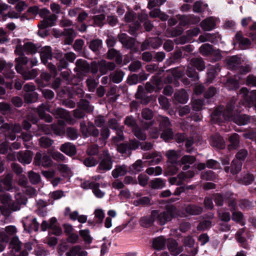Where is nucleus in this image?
I'll return each mask as SVG.
<instances>
[{
    "label": "nucleus",
    "instance_id": "nucleus-1",
    "mask_svg": "<svg viewBox=\"0 0 256 256\" xmlns=\"http://www.w3.org/2000/svg\"><path fill=\"white\" fill-rule=\"evenodd\" d=\"M234 102L232 101L223 110L221 106L218 107L212 114V120L214 123H220L222 118L225 120L233 121L238 125H245L250 121V118L246 115H239L241 110L234 106Z\"/></svg>",
    "mask_w": 256,
    "mask_h": 256
},
{
    "label": "nucleus",
    "instance_id": "nucleus-2",
    "mask_svg": "<svg viewBox=\"0 0 256 256\" xmlns=\"http://www.w3.org/2000/svg\"><path fill=\"white\" fill-rule=\"evenodd\" d=\"M176 210V208L172 206H166V210L162 212L156 210V219H157L160 224L164 225L166 222L172 220L174 216Z\"/></svg>",
    "mask_w": 256,
    "mask_h": 256
},
{
    "label": "nucleus",
    "instance_id": "nucleus-3",
    "mask_svg": "<svg viewBox=\"0 0 256 256\" xmlns=\"http://www.w3.org/2000/svg\"><path fill=\"white\" fill-rule=\"evenodd\" d=\"M100 162L98 166V170L103 172L112 169L113 160L107 150H104L100 158Z\"/></svg>",
    "mask_w": 256,
    "mask_h": 256
},
{
    "label": "nucleus",
    "instance_id": "nucleus-4",
    "mask_svg": "<svg viewBox=\"0 0 256 256\" xmlns=\"http://www.w3.org/2000/svg\"><path fill=\"white\" fill-rule=\"evenodd\" d=\"M34 163L36 166L44 168H49L52 165V160L46 154L43 155L40 152H37L34 158Z\"/></svg>",
    "mask_w": 256,
    "mask_h": 256
},
{
    "label": "nucleus",
    "instance_id": "nucleus-5",
    "mask_svg": "<svg viewBox=\"0 0 256 256\" xmlns=\"http://www.w3.org/2000/svg\"><path fill=\"white\" fill-rule=\"evenodd\" d=\"M239 93L249 104L256 102V90L249 92L247 88H242Z\"/></svg>",
    "mask_w": 256,
    "mask_h": 256
},
{
    "label": "nucleus",
    "instance_id": "nucleus-6",
    "mask_svg": "<svg viewBox=\"0 0 256 256\" xmlns=\"http://www.w3.org/2000/svg\"><path fill=\"white\" fill-rule=\"evenodd\" d=\"M196 160L195 156L190 155H184L182 156L178 162V164L184 166L182 170H186L190 168V166Z\"/></svg>",
    "mask_w": 256,
    "mask_h": 256
},
{
    "label": "nucleus",
    "instance_id": "nucleus-7",
    "mask_svg": "<svg viewBox=\"0 0 256 256\" xmlns=\"http://www.w3.org/2000/svg\"><path fill=\"white\" fill-rule=\"evenodd\" d=\"M156 210L152 212L150 216H144L140 220V224L142 226L148 228L152 226L156 220Z\"/></svg>",
    "mask_w": 256,
    "mask_h": 256
},
{
    "label": "nucleus",
    "instance_id": "nucleus-8",
    "mask_svg": "<svg viewBox=\"0 0 256 256\" xmlns=\"http://www.w3.org/2000/svg\"><path fill=\"white\" fill-rule=\"evenodd\" d=\"M234 40L239 44L242 49H246L248 48L251 42L248 38H244L242 33L240 32H238L234 37Z\"/></svg>",
    "mask_w": 256,
    "mask_h": 256
},
{
    "label": "nucleus",
    "instance_id": "nucleus-9",
    "mask_svg": "<svg viewBox=\"0 0 256 256\" xmlns=\"http://www.w3.org/2000/svg\"><path fill=\"white\" fill-rule=\"evenodd\" d=\"M76 71L82 74L88 73L90 70V66L84 60L78 59L76 62Z\"/></svg>",
    "mask_w": 256,
    "mask_h": 256
},
{
    "label": "nucleus",
    "instance_id": "nucleus-10",
    "mask_svg": "<svg viewBox=\"0 0 256 256\" xmlns=\"http://www.w3.org/2000/svg\"><path fill=\"white\" fill-rule=\"evenodd\" d=\"M0 198L2 203L8 206V208L14 210H19V206L18 205H14V203L11 200L8 193H3L0 196Z\"/></svg>",
    "mask_w": 256,
    "mask_h": 256
},
{
    "label": "nucleus",
    "instance_id": "nucleus-11",
    "mask_svg": "<svg viewBox=\"0 0 256 256\" xmlns=\"http://www.w3.org/2000/svg\"><path fill=\"white\" fill-rule=\"evenodd\" d=\"M49 106L46 104H42L38 108V113L40 117L46 122H50L52 121V117L48 114H46L45 111L50 112Z\"/></svg>",
    "mask_w": 256,
    "mask_h": 256
},
{
    "label": "nucleus",
    "instance_id": "nucleus-12",
    "mask_svg": "<svg viewBox=\"0 0 256 256\" xmlns=\"http://www.w3.org/2000/svg\"><path fill=\"white\" fill-rule=\"evenodd\" d=\"M12 174H8L0 182V192L4 190H10L12 189Z\"/></svg>",
    "mask_w": 256,
    "mask_h": 256
},
{
    "label": "nucleus",
    "instance_id": "nucleus-13",
    "mask_svg": "<svg viewBox=\"0 0 256 256\" xmlns=\"http://www.w3.org/2000/svg\"><path fill=\"white\" fill-rule=\"evenodd\" d=\"M56 16L54 14H50L44 18L40 23L38 24V26L40 29H44L49 26H52L56 20Z\"/></svg>",
    "mask_w": 256,
    "mask_h": 256
},
{
    "label": "nucleus",
    "instance_id": "nucleus-14",
    "mask_svg": "<svg viewBox=\"0 0 256 256\" xmlns=\"http://www.w3.org/2000/svg\"><path fill=\"white\" fill-rule=\"evenodd\" d=\"M210 144L212 146L218 148H223L225 146L224 140L218 134H216L211 137Z\"/></svg>",
    "mask_w": 256,
    "mask_h": 256
},
{
    "label": "nucleus",
    "instance_id": "nucleus-15",
    "mask_svg": "<svg viewBox=\"0 0 256 256\" xmlns=\"http://www.w3.org/2000/svg\"><path fill=\"white\" fill-rule=\"evenodd\" d=\"M40 59L44 64H46L48 60L52 58V50L50 46H46L42 48L40 51Z\"/></svg>",
    "mask_w": 256,
    "mask_h": 256
},
{
    "label": "nucleus",
    "instance_id": "nucleus-16",
    "mask_svg": "<svg viewBox=\"0 0 256 256\" xmlns=\"http://www.w3.org/2000/svg\"><path fill=\"white\" fill-rule=\"evenodd\" d=\"M60 150L68 156H74L76 152V146L70 142H66L62 144Z\"/></svg>",
    "mask_w": 256,
    "mask_h": 256
},
{
    "label": "nucleus",
    "instance_id": "nucleus-17",
    "mask_svg": "<svg viewBox=\"0 0 256 256\" xmlns=\"http://www.w3.org/2000/svg\"><path fill=\"white\" fill-rule=\"evenodd\" d=\"M128 172L127 166L123 165H117L112 172V175L114 178H118L120 176L125 175Z\"/></svg>",
    "mask_w": 256,
    "mask_h": 256
},
{
    "label": "nucleus",
    "instance_id": "nucleus-18",
    "mask_svg": "<svg viewBox=\"0 0 256 256\" xmlns=\"http://www.w3.org/2000/svg\"><path fill=\"white\" fill-rule=\"evenodd\" d=\"M32 154L30 151L20 152L18 154V159L20 162L23 164H30L32 160Z\"/></svg>",
    "mask_w": 256,
    "mask_h": 256
},
{
    "label": "nucleus",
    "instance_id": "nucleus-19",
    "mask_svg": "<svg viewBox=\"0 0 256 256\" xmlns=\"http://www.w3.org/2000/svg\"><path fill=\"white\" fill-rule=\"evenodd\" d=\"M230 144L228 146L229 150L236 149L240 146V136L234 133L232 134L228 138Z\"/></svg>",
    "mask_w": 256,
    "mask_h": 256
},
{
    "label": "nucleus",
    "instance_id": "nucleus-20",
    "mask_svg": "<svg viewBox=\"0 0 256 256\" xmlns=\"http://www.w3.org/2000/svg\"><path fill=\"white\" fill-rule=\"evenodd\" d=\"M168 248L172 254L176 256L182 250V247H178L176 242L173 240H170L168 242Z\"/></svg>",
    "mask_w": 256,
    "mask_h": 256
},
{
    "label": "nucleus",
    "instance_id": "nucleus-21",
    "mask_svg": "<svg viewBox=\"0 0 256 256\" xmlns=\"http://www.w3.org/2000/svg\"><path fill=\"white\" fill-rule=\"evenodd\" d=\"M226 64L229 68L237 69L240 65V59L237 56H234L226 58Z\"/></svg>",
    "mask_w": 256,
    "mask_h": 256
},
{
    "label": "nucleus",
    "instance_id": "nucleus-22",
    "mask_svg": "<svg viewBox=\"0 0 256 256\" xmlns=\"http://www.w3.org/2000/svg\"><path fill=\"white\" fill-rule=\"evenodd\" d=\"M168 158L167 162L171 164H176L179 157V152L172 150L166 152L165 154Z\"/></svg>",
    "mask_w": 256,
    "mask_h": 256
},
{
    "label": "nucleus",
    "instance_id": "nucleus-23",
    "mask_svg": "<svg viewBox=\"0 0 256 256\" xmlns=\"http://www.w3.org/2000/svg\"><path fill=\"white\" fill-rule=\"evenodd\" d=\"M215 24L214 18H208L202 22L200 26L204 30L210 31L214 28Z\"/></svg>",
    "mask_w": 256,
    "mask_h": 256
},
{
    "label": "nucleus",
    "instance_id": "nucleus-24",
    "mask_svg": "<svg viewBox=\"0 0 256 256\" xmlns=\"http://www.w3.org/2000/svg\"><path fill=\"white\" fill-rule=\"evenodd\" d=\"M81 186L84 189H90L92 190L93 192H98L100 185L98 182L88 180L82 182Z\"/></svg>",
    "mask_w": 256,
    "mask_h": 256
},
{
    "label": "nucleus",
    "instance_id": "nucleus-25",
    "mask_svg": "<svg viewBox=\"0 0 256 256\" xmlns=\"http://www.w3.org/2000/svg\"><path fill=\"white\" fill-rule=\"evenodd\" d=\"M38 48L37 44L31 42H27L24 44L23 50L26 54H33L38 52Z\"/></svg>",
    "mask_w": 256,
    "mask_h": 256
},
{
    "label": "nucleus",
    "instance_id": "nucleus-26",
    "mask_svg": "<svg viewBox=\"0 0 256 256\" xmlns=\"http://www.w3.org/2000/svg\"><path fill=\"white\" fill-rule=\"evenodd\" d=\"M175 100L180 103H186L188 100L187 92L184 90H180L174 94Z\"/></svg>",
    "mask_w": 256,
    "mask_h": 256
},
{
    "label": "nucleus",
    "instance_id": "nucleus-27",
    "mask_svg": "<svg viewBox=\"0 0 256 256\" xmlns=\"http://www.w3.org/2000/svg\"><path fill=\"white\" fill-rule=\"evenodd\" d=\"M107 58L110 60L116 58V61L118 64H120L122 62V56L120 53L114 48H111L107 52Z\"/></svg>",
    "mask_w": 256,
    "mask_h": 256
},
{
    "label": "nucleus",
    "instance_id": "nucleus-28",
    "mask_svg": "<svg viewBox=\"0 0 256 256\" xmlns=\"http://www.w3.org/2000/svg\"><path fill=\"white\" fill-rule=\"evenodd\" d=\"M236 238L239 243L241 244L243 248H248V244L244 237V228L239 230L236 234Z\"/></svg>",
    "mask_w": 256,
    "mask_h": 256
},
{
    "label": "nucleus",
    "instance_id": "nucleus-29",
    "mask_svg": "<svg viewBox=\"0 0 256 256\" xmlns=\"http://www.w3.org/2000/svg\"><path fill=\"white\" fill-rule=\"evenodd\" d=\"M144 168L143 162L140 160H137L134 164L131 165L130 168V172L136 174L142 170Z\"/></svg>",
    "mask_w": 256,
    "mask_h": 256
},
{
    "label": "nucleus",
    "instance_id": "nucleus-30",
    "mask_svg": "<svg viewBox=\"0 0 256 256\" xmlns=\"http://www.w3.org/2000/svg\"><path fill=\"white\" fill-rule=\"evenodd\" d=\"M54 115L58 118H63L66 120H72L69 112L62 108H58L53 112Z\"/></svg>",
    "mask_w": 256,
    "mask_h": 256
},
{
    "label": "nucleus",
    "instance_id": "nucleus-31",
    "mask_svg": "<svg viewBox=\"0 0 256 256\" xmlns=\"http://www.w3.org/2000/svg\"><path fill=\"white\" fill-rule=\"evenodd\" d=\"M166 184V182L160 178H156L150 182V187L153 189L162 188Z\"/></svg>",
    "mask_w": 256,
    "mask_h": 256
},
{
    "label": "nucleus",
    "instance_id": "nucleus-32",
    "mask_svg": "<svg viewBox=\"0 0 256 256\" xmlns=\"http://www.w3.org/2000/svg\"><path fill=\"white\" fill-rule=\"evenodd\" d=\"M190 64L199 70H202L205 68L204 62L202 59L200 58H192L190 61Z\"/></svg>",
    "mask_w": 256,
    "mask_h": 256
},
{
    "label": "nucleus",
    "instance_id": "nucleus-33",
    "mask_svg": "<svg viewBox=\"0 0 256 256\" xmlns=\"http://www.w3.org/2000/svg\"><path fill=\"white\" fill-rule=\"evenodd\" d=\"M186 211L191 215H198L202 212V208L196 206L188 205L186 208Z\"/></svg>",
    "mask_w": 256,
    "mask_h": 256
},
{
    "label": "nucleus",
    "instance_id": "nucleus-34",
    "mask_svg": "<svg viewBox=\"0 0 256 256\" xmlns=\"http://www.w3.org/2000/svg\"><path fill=\"white\" fill-rule=\"evenodd\" d=\"M86 134L84 136H87L88 135L97 137L99 135L100 132L98 129L92 122L88 124V128L86 130Z\"/></svg>",
    "mask_w": 256,
    "mask_h": 256
},
{
    "label": "nucleus",
    "instance_id": "nucleus-35",
    "mask_svg": "<svg viewBox=\"0 0 256 256\" xmlns=\"http://www.w3.org/2000/svg\"><path fill=\"white\" fill-rule=\"evenodd\" d=\"M124 73L122 70H116L110 75L112 80L114 83H120L124 76Z\"/></svg>",
    "mask_w": 256,
    "mask_h": 256
},
{
    "label": "nucleus",
    "instance_id": "nucleus-36",
    "mask_svg": "<svg viewBox=\"0 0 256 256\" xmlns=\"http://www.w3.org/2000/svg\"><path fill=\"white\" fill-rule=\"evenodd\" d=\"M166 240L162 237H158L153 240L152 246L154 248L160 250L165 246Z\"/></svg>",
    "mask_w": 256,
    "mask_h": 256
},
{
    "label": "nucleus",
    "instance_id": "nucleus-37",
    "mask_svg": "<svg viewBox=\"0 0 256 256\" xmlns=\"http://www.w3.org/2000/svg\"><path fill=\"white\" fill-rule=\"evenodd\" d=\"M133 132L135 136L141 140H144L146 138V134L140 127H136L133 130Z\"/></svg>",
    "mask_w": 256,
    "mask_h": 256
},
{
    "label": "nucleus",
    "instance_id": "nucleus-38",
    "mask_svg": "<svg viewBox=\"0 0 256 256\" xmlns=\"http://www.w3.org/2000/svg\"><path fill=\"white\" fill-rule=\"evenodd\" d=\"M80 108L83 109L90 112L93 110L94 108L90 106L88 101L84 100H81L78 104Z\"/></svg>",
    "mask_w": 256,
    "mask_h": 256
},
{
    "label": "nucleus",
    "instance_id": "nucleus-39",
    "mask_svg": "<svg viewBox=\"0 0 256 256\" xmlns=\"http://www.w3.org/2000/svg\"><path fill=\"white\" fill-rule=\"evenodd\" d=\"M230 172L233 174H238L242 169V163L237 160H233Z\"/></svg>",
    "mask_w": 256,
    "mask_h": 256
},
{
    "label": "nucleus",
    "instance_id": "nucleus-40",
    "mask_svg": "<svg viewBox=\"0 0 256 256\" xmlns=\"http://www.w3.org/2000/svg\"><path fill=\"white\" fill-rule=\"evenodd\" d=\"M24 100L26 102H35L38 98L36 92H25L24 94Z\"/></svg>",
    "mask_w": 256,
    "mask_h": 256
},
{
    "label": "nucleus",
    "instance_id": "nucleus-41",
    "mask_svg": "<svg viewBox=\"0 0 256 256\" xmlns=\"http://www.w3.org/2000/svg\"><path fill=\"white\" fill-rule=\"evenodd\" d=\"M158 121L160 128L163 129L164 130L167 128H170L169 126H170V123L167 117L160 116L158 118Z\"/></svg>",
    "mask_w": 256,
    "mask_h": 256
},
{
    "label": "nucleus",
    "instance_id": "nucleus-42",
    "mask_svg": "<svg viewBox=\"0 0 256 256\" xmlns=\"http://www.w3.org/2000/svg\"><path fill=\"white\" fill-rule=\"evenodd\" d=\"M200 52L202 55L208 56L212 52V46L208 44H203L200 48Z\"/></svg>",
    "mask_w": 256,
    "mask_h": 256
},
{
    "label": "nucleus",
    "instance_id": "nucleus-43",
    "mask_svg": "<svg viewBox=\"0 0 256 256\" xmlns=\"http://www.w3.org/2000/svg\"><path fill=\"white\" fill-rule=\"evenodd\" d=\"M21 244H22L17 236H14L10 242V247L16 252H18L20 250Z\"/></svg>",
    "mask_w": 256,
    "mask_h": 256
},
{
    "label": "nucleus",
    "instance_id": "nucleus-44",
    "mask_svg": "<svg viewBox=\"0 0 256 256\" xmlns=\"http://www.w3.org/2000/svg\"><path fill=\"white\" fill-rule=\"evenodd\" d=\"M105 18V15L104 14H100L94 16L92 20H94V24L96 26L101 27L104 24Z\"/></svg>",
    "mask_w": 256,
    "mask_h": 256
},
{
    "label": "nucleus",
    "instance_id": "nucleus-45",
    "mask_svg": "<svg viewBox=\"0 0 256 256\" xmlns=\"http://www.w3.org/2000/svg\"><path fill=\"white\" fill-rule=\"evenodd\" d=\"M123 130L124 127L122 126L118 130L116 131L117 135L114 136L112 140V142L114 144L118 145L120 142L124 140Z\"/></svg>",
    "mask_w": 256,
    "mask_h": 256
},
{
    "label": "nucleus",
    "instance_id": "nucleus-46",
    "mask_svg": "<svg viewBox=\"0 0 256 256\" xmlns=\"http://www.w3.org/2000/svg\"><path fill=\"white\" fill-rule=\"evenodd\" d=\"M24 194V193H16L15 194V198L17 203L16 204H14V205H18L19 208H20V204H25L27 202V198Z\"/></svg>",
    "mask_w": 256,
    "mask_h": 256
},
{
    "label": "nucleus",
    "instance_id": "nucleus-47",
    "mask_svg": "<svg viewBox=\"0 0 256 256\" xmlns=\"http://www.w3.org/2000/svg\"><path fill=\"white\" fill-rule=\"evenodd\" d=\"M28 176L30 182L32 184H36L39 182L40 180V175L32 171H30L28 173Z\"/></svg>",
    "mask_w": 256,
    "mask_h": 256
},
{
    "label": "nucleus",
    "instance_id": "nucleus-48",
    "mask_svg": "<svg viewBox=\"0 0 256 256\" xmlns=\"http://www.w3.org/2000/svg\"><path fill=\"white\" fill-rule=\"evenodd\" d=\"M194 176V172L192 170H188L186 172H182L178 175V178L180 180H184L186 178H192Z\"/></svg>",
    "mask_w": 256,
    "mask_h": 256
},
{
    "label": "nucleus",
    "instance_id": "nucleus-49",
    "mask_svg": "<svg viewBox=\"0 0 256 256\" xmlns=\"http://www.w3.org/2000/svg\"><path fill=\"white\" fill-rule=\"evenodd\" d=\"M39 142L41 146L47 148L52 146L53 140L46 136H42L40 138Z\"/></svg>",
    "mask_w": 256,
    "mask_h": 256
},
{
    "label": "nucleus",
    "instance_id": "nucleus-50",
    "mask_svg": "<svg viewBox=\"0 0 256 256\" xmlns=\"http://www.w3.org/2000/svg\"><path fill=\"white\" fill-rule=\"evenodd\" d=\"M102 41L99 39L92 40L89 45L90 48L93 51L98 50L102 46Z\"/></svg>",
    "mask_w": 256,
    "mask_h": 256
},
{
    "label": "nucleus",
    "instance_id": "nucleus-51",
    "mask_svg": "<svg viewBox=\"0 0 256 256\" xmlns=\"http://www.w3.org/2000/svg\"><path fill=\"white\" fill-rule=\"evenodd\" d=\"M79 233L81 237L86 242L90 244L92 242V238L90 234V232L88 230H80Z\"/></svg>",
    "mask_w": 256,
    "mask_h": 256
},
{
    "label": "nucleus",
    "instance_id": "nucleus-52",
    "mask_svg": "<svg viewBox=\"0 0 256 256\" xmlns=\"http://www.w3.org/2000/svg\"><path fill=\"white\" fill-rule=\"evenodd\" d=\"M178 170V168L174 164L168 165L164 170V174L166 175H173L176 174Z\"/></svg>",
    "mask_w": 256,
    "mask_h": 256
},
{
    "label": "nucleus",
    "instance_id": "nucleus-53",
    "mask_svg": "<svg viewBox=\"0 0 256 256\" xmlns=\"http://www.w3.org/2000/svg\"><path fill=\"white\" fill-rule=\"evenodd\" d=\"M160 137L165 141L172 139L173 138V132L172 129L167 128L164 130L161 134Z\"/></svg>",
    "mask_w": 256,
    "mask_h": 256
},
{
    "label": "nucleus",
    "instance_id": "nucleus-54",
    "mask_svg": "<svg viewBox=\"0 0 256 256\" xmlns=\"http://www.w3.org/2000/svg\"><path fill=\"white\" fill-rule=\"evenodd\" d=\"M203 105V101L200 100H192V108L196 111L200 110Z\"/></svg>",
    "mask_w": 256,
    "mask_h": 256
},
{
    "label": "nucleus",
    "instance_id": "nucleus-55",
    "mask_svg": "<svg viewBox=\"0 0 256 256\" xmlns=\"http://www.w3.org/2000/svg\"><path fill=\"white\" fill-rule=\"evenodd\" d=\"M240 180L243 184L247 185L254 180V176L252 174H246L242 177Z\"/></svg>",
    "mask_w": 256,
    "mask_h": 256
},
{
    "label": "nucleus",
    "instance_id": "nucleus-56",
    "mask_svg": "<svg viewBox=\"0 0 256 256\" xmlns=\"http://www.w3.org/2000/svg\"><path fill=\"white\" fill-rule=\"evenodd\" d=\"M66 135L72 140H74L78 136V132L76 129L72 128H68L66 130Z\"/></svg>",
    "mask_w": 256,
    "mask_h": 256
},
{
    "label": "nucleus",
    "instance_id": "nucleus-57",
    "mask_svg": "<svg viewBox=\"0 0 256 256\" xmlns=\"http://www.w3.org/2000/svg\"><path fill=\"white\" fill-rule=\"evenodd\" d=\"M20 12L10 11L6 14H2V18L4 20H6L8 17L10 18H20Z\"/></svg>",
    "mask_w": 256,
    "mask_h": 256
},
{
    "label": "nucleus",
    "instance_id": "nucleus-58",
    "mask_svg": "<svg viewBox=\"0 0 256 256\" xmlns=\"http://www.w3.org/2000/svg\"><path fill=\"white\" fill-rule=\"evenodd\" d=\"M82 247L80 246L77 245L72 246L69 251L66 253V256H76L79 250H80Z\"/></svg>",
    "mask_w": 256,
    "mask_h": 256
},
{
    "label": "nucleus",
    "instance_id": "nucleus-59",
    "mask_svg": "<svg viewBox=\"0 0 256 256\" xmlns=\"http://www.w3.org/2000/svg\"><path fill=\"white\" fill-rule=\"evenodd\" d=\"M218 214L221 220L228 222L230 219V214L228 212H224L221 210L218 211Z\"/></svg>",
    "mask_w": 256,
    "mask_h": 256
},
{
    "label": "nucleus",
    "instance_id": "nucleus-60",
    "mask_svg": "<svg viewBox=\"0 0 256 256\" xmlns=\"http://www.w3.org/2000/svg\"><path fill=\"white\" fill-rule=\"evenodd\" d=\"M110 134V131L108 128L107 127H103L101 129L100 138V140H105L109 137Z\"/></svg>",
    "mask_w": 256,
    "mask_h": 256
},
{
    "label": "nucleus",
    "instance_id": "nucleus-61",
    "mask_svg": "<svg viewBox=\"0 0 256 256\" xmlns=\"http://www.w3.org/2000/svg\"><path fill=\"white\" fill-rule=\"evenodd\" d=\"M136 15L132 12H127L124 17V21L126 22H132L135 20Z\"/></svg>",
    "mask_w": 256,
    "mask_h": 256
},
{
    "label": "nucleus",
    "instance_id": "nucleus-62",
    "mask_svg": "<svg viewBox=\"0 0 256 256\" xmlns=\"http://www.w3.org/2000/svg\"><path fill=\"white\" fill-rule=\"evenodd\" d=\"M86 82L89 90L94 92L98 85L96 80L92 78H88L86 80Z\"/></svg>",
    "mask_w": 256,
    "mask_h": 256
},
{
    "label": "nucleus",
    "instance_id": "nucleus-63",
    "mask_svg": "<svg viewBox=\"0 0 256 256\" xmlns=\"http://www.w3.org/2000/svg\"><path fill=\"white\" fill-rule=\"evenodd\" d=\"M98 152V146L96 144L90 146L87 149L86 152L88 155L94 156Z\"/></svg>",
    "mask_w": 256,
    "mask_h": 256
},
{
    "label": "nucleus",
    "instance_id": "nucleus-64",
    "mask_svg": "<svg viewBox=\"0 0 256 256\" xmlns=\"http://www.w3.org/2000/svg\"><path fill=\"white\" fill-rule=\"evenodd\" d=\"M246 84L256 86V76L251 74L248 76L246 80Z\"/></svg>",
    "mask_w": 256,
    "mask_h": 256
}]
</instances>
